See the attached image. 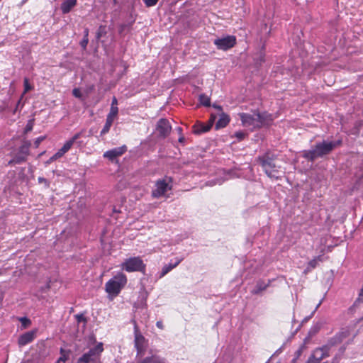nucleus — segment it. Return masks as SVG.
I'll return each mask as SVG.
<instances>
[{"label": "nucleus", "instance_id": "1", "mask_svg": "<svg viewBox=\"0 0 363 363\" xmlns=\"http://www.w3.org/2000/svg\"><path fill=\"white\" fill-rule=\"evenodd\" d=\"M340 144L341 140H323L322 142L317 143L312 149L304 150L303 152V157L308 160L313 161L317 158L323 157L325 155L330 154L335 147L340 145Z\"/></svg>", "mask_w": 363, "mask_h": 363}, {"label": "nucleus", "instance_id": "2", "mask_svg": "<svg viewBox=\"0 0 363 363\" xmlns=\"http://www.w3.org/2000/svg\"><path fill=\"white\" fill-rule=\"evenodd\" d=\"M126 284V276L122 272H118L106 283L105 291L108 295L115 297L120 294Z\"/></svg>", "mask_w": 363, "mask_h": 363}, {"label": "nucleus", "instance_id": "3", "mask_svg": "<svg viewBox=\"0 0 363 363\" xmlns=\"http://www.w3.org/2000/svg\"><path fill=\"white\" fill-rule=\"evenodd\" d=\"M257 160L269 177H278L277 173L279 172V167L277 165V164L274 162V160L269 156V154H265L259 157Z\"/></svg>", "mask_w": 363, "mask_h": 363}, {"label": "nucleus", "instance_id": "4", "mask_svg": "<svg viewBox=\"0 0 363 363\" xmlns=\"http://www.w3.org/2000/svg\"><path fill=\"white\" fill-rule=\"evenodd\" d=\"M121 268L128 272H145V264L140 257H130L125 259Z\"/></svg>", "mask_w": 363, "mask_h": 363}, {"label": "nucleus", "instance_id": "5", "mask_svg": "<svg viewBox=\"0 0 363 363\" xmlns=\"http://www.w3.org/2000/svg\"><path fill=\"white\" fill-rule=\"evenodd\" d=\"M242 125L250 130L260 128V123L258 122L259 113H253L252 114L242 113L240 114Z\"/></svg>", "mask_w": 363, "mask_h": 363}, {"label": "nucleus", "instance_id": "6", "mask_svg": "<svg viewBox=\"0 0 363 363\" xmlns=\"http://www.w3.org/2000/svg\"><path fill=\"white\" fill-rule=\"evenodd\" d=\"M135 347L137 350V357H143L145 354L146 349L147 348V340L145 337L139 333L135 328Z\"/></svg>", "mask_w": 363, "mask_h": 363}, {"label": "nucleus", "instance_id": "7", "mask_svg": "<svg viewBox=\"0 0 363 363\" xmlns=\"http://www.w3.org/2000/svg\"><path fill=\"white\" fill-rule=\"evenodd\" d=\"M329 347L327 345L315 349L310 357H308L306 363H320V362L329 356Z\"/></svg>", "mask_w": 363, "mask_h": 363}, {"label": "nucleus", "instance_id": "8", "mask_svg": "<svg viewBox=\"0 0 363 363\" xmlns=\"http://www.w3.org/2000/svg\"><path fill=\"white\" fill-rule=\"evenodd\" d=\"M214 44L218 49L227 50L236 44V38L234 35H226L218 38L214 40Z\"/></svg>", "mask_w": 363, "mask_h": 363}, {"label": "nucleus", "instance_id": "9", "mask_svg": "<svg viewBox=\"0 0 363 363\" xmlns=\"http://www.w3.org/2000/svg\"><path fill=\"white\" fill-rule=\"evenodd\" d=\"M104 350L103 344L99 343L95 347L90 349L86 353H84L79 358L82 363H90L99 355Z\"/></svg>", "mask_w": 363, "mask_h": 363}, {"label": "nucleus", "instance_id": "10", "mask_svg": "<svg viewBox=\"0 0 363 363\" xmlns=\"http://www.w3.org/2000/svg\"><path fill=\"white\" fill-rule=\"evenodd\" d=\"M170 189L171 186L166 179L159 180L155 184V188L152 190V195L154 198H160L165 196L167 191Z\"/></svg>", "mask_w": 363, "mask_h": 363}, {"label": "nucleus", "instance_id": "11", "mask_svg": "<svg viewBox=\"0 0 363 363\" xmlns=\"http://www.w3.org/2000/svg\"><path fill=\"white\" fill-rule=\"evenodd\" d=\"M156 129L159 134L164 138L169 134L172 127L167 119L162 118L157 122Z\"/></svg>", "mask_w": 363, "mask_h": 363}, {"label": "nucleus", "instance_id": "12", "mask_svg": "<svg viewBox=\"0 0 363 363\" xmlns=\"http://www.w3.org/2000/svg\"><path fill=\"white\" fill-rule=\"evenodd\" d=\"M126 151V147L125 145L113 148L104 152V157L108 158L110 160H113L115 158L122 155Z\"/></svg>", "mask_w": 363, "mask_h": 363}, {"label": "nucleus", "instance_id": "13", "mask_svg": "<svg viewBox=\"0 0 363 363\" xmlns=\"http://www.w3.org/2000/svg\"><path fill=\"white\" fill-rule=\"evenodd\" d=\"M118 113H116V110L114 108L110 109L109 113L107 115L106 123L101 131V135H104L107 133L114 121L115 117L117 116Z\"/></svg>", "mask_w": 363, "mask_h": 363}, {"label": "nucleus", "instance_id": "14", "mask_svg": "<svg viewBox=\"0 0 363 363\" xmlns=\"http://www.w3.org/2000/svg\"><path fill=\"white\" fill-rule=\"evenodd\" d=\"M215 120V117H212L209 121V124L208 125H203L202 123H199L195 125H194V132L196 134H200L202 133H206L212 127L213 123Z\"/></svg>", "mask_w": 363, "mask_h": 363}, {"label": "nucleus", "instance_id": "15", "mask_svg": "<svg viewBox=\"0 0 363 363\" xmlns=\"http://www.w3.org/2000/svg\"><path fill=\"white\" fill-rule=\"evenodd\" d=\"M35 337V333L34 331L27 332L22 335L18 339V344L20 345H26L30 342H31Z\"/></svg>", "mask_w": 363, "mask_h": 363}, {"label": "nucleus", "instance_id": "16", "mask_svg": "<svg viewBox=\"0 0 363 363\" xmlns=\"http://www.w3.org/2000/svg\"><path fill=\"white\" fill-rule=\"evenodd\" d=\"M273 120L274 118L272 114L266 112L262 113H259V119L257 121L261 123L260 127L269 125L272 123Z\"/></svg>", "mask_w": 363, "mask_h": 363}, {"label": "nucleus", "instance_id": "17", "mask_svg": "<svg viewBox=\"0 0 363 363\" xmlns=\"http://www.w3.org/2000/svg\"><path fill=\"white\" fill-rule=\"evenodd\" d=\"M76 5H77V0H65L61 4V10L63 13H67Z\"/></svg>", "mask_w": 363, "mask_h": 363}, {"label": "nucleus", "instance_id": "18", "mask_svg": "<svg viewBox=\"0 0 363 363\" xmlns=\"http://www.w3.org/2000/svg\"><path fill=\"white\" fill-rule=\"evenodd\" d=\"M80 135H81L80 133H77L71 139L66 141L65 143L64 144V145L61 148L62 152H64L65 153L68 152L71 149L72 146L75 143V141L79 138Z\"/></svg>", "mask_w": 363, "mask_h": 363}, {"label": "nucleus", "instance_id": "19", "mask_svg": "<svg viewBox=\"0 0 363 363\" xmlns=\"http://www.w3.org/2000/svg\"><path fill=\"white\" fill-rule=\"evenodd\" d=\"M323 258L321 255L317 256L314 257L313 259H311L307 265V267L306 269V272H310L313 269H315L319 264V262H323Z\"/></svg>", "mask_w": 363, "mask_h": 363}, {"label": "nucleus", "instance_id": "20", "mask_svg": "<svg viewBox=\"0 0 363 363\" xmlns=\"http://www.w3.org/2000/svg\"><path fill=\"white\" fill-rule=\"evenodd\" d=\"M229 121V116L227 114L223 113L222 114L220 115L219 120L216 124V128L217 129L224 128L228 124Z\"/></svg>", "mask_w": 363, "mask_h": 363}, {"label": "nucleus", "instance_id": "21", "mask_svg": "<svg viewBox=\"0 0 363 363\" xmlns=\"http://www.w3.org/2000/svg\"><path fill=\"white\" fill-rule=\"evenodd\" d=\"M182 261V259H177L174 264H169L164 266L162 269L161 274L160 277H163L165 276L169 272H170L172 269L176 267Z\"/></svg>", "mask_w": 363, "mask_h": 363}, {"label": "nucleus", "instance_id": "22", "mask_svg": "<svg viewBox=\"0 0 363 363\" xmlns=\"http://www.w3.org/2000/svg\"><path fill=\"white\" fill-rule=\"evenodd\" d=\"M268 286H269L268 284H265L264 282L259 281H258L257 283L256 287L253 290L252 293L253 294H258L260 291H262L263 290H265L267 288Z\"/></svg>", "mask_w": 363, "mask_h": 363}, {"label": "nucleus", "instance_id": "23", "mask_svg": "<svg viewBox=\"0 0 363 363\" xmlns=\"http://www.w3.org/2000/svg\"><path fill=\"white\" fill-rule=\"evenodd\" d=\"M199 101L202 105H203L205 106H210V98L205 94L200 95Z\"/></svg>", "mask_w": 363, "mask_h": 363}, {"label": "nucleus", "instance_id": "24", "mask_svg": "<svg viewBox=\"0 0 363 363\" xmlns=\"http://www.w3.org/2000/svg\"><path fill=\"white\" fill-rule=\"evenodd\" d=\"M30 143L25 144L20 147V153L24 156H27L29 154Z\"/></svg>", "mask_w": 363, "mask_h": 363}, {"label": "nucleus", "instance_id": "25", "mask_svg": "<svg viewBox=\"0 0 363 363\" xmlns=\"http://www.w3.org/2000/svg\"><path fill=\"white\" fill-rule=\"evenodd\" d=\"M26 159V157L20 153L18 155L16 156V157L11 162H13L16 164H20L24 162Z\"/></svg>", "mask_w": 363, "mask_h": 363}, {"label": "nucleus", "instance_id": "26", "mask_svg": "<svg viewBox=\"0 0 363 363\" xmlns=\"http://www.w3.org/2000/svg\"><path fill=\"white\" fill-rule=\"evenodd\" d=\"M23 84H24V91H23V95L33 89V86L29 84L28 78L24 79Z\"/></svg>", "mask_w": 363, "mask_h": 363}, {"label": "nucleus", "instance_id": "27", "mask_svg": "<svg viewBox=\"0 0 363 363\" xmlns=\"http://www.w3.org/2000/svg\"><path fill=\"white\" fill-rule=\"evenodd\" d=\"M33 125H34V120L33 119L29 120L26 124V126L25 128V132L28 133V132L31 131L33 128Z\"/></svg>", "mask_w": 363, "mask_h": 363}, {"label": "nucleus", "instance_id": "28", "mask_svg": "<svg viewBox=\"0 0 363 363\" xmlns=\"http://www.w3.org/2000/svg\"><path fill=\"white\" fill-rule=\"evenodd\" d=\"M143 1L146 6L151 7L155 6L157 4L158 0H143Z\"/></svg>", "mask_w": 363, "mask_h": 363}, {"label": "nucleus", "instance_id": "29", "mask_svg": "<svg viewBox=\"0 0 363 363\" xmlns=\"http://www.w3.org/2000/svg\"><path fill=\"white\" fill-rule=\"evenodd\" d=\"M235 136L240 141L245 137V133L242 131H238L235 133Z\"/></svg>", "mask_w": 363, "mask_h": 363}, {"label": "nucleus", "instance_id": "30", "mask_svg": "<svg viewBox=\"0 0 363 363\" xmlns=\"http://www.w3.org/2000/svg\"><path fill=\"white\" fill-rule=\"evenodd\" d=\"M72 94L76 98H82V92L79 89L75 88L72 90Z\"/></svg>", "mask_w": 363, "mask_h": 363}, {"label": "nucleus", "instance_id": "31", "mask_svg": "<svg viewBox=\"0 0 363 363\" xmlns=\"http://www.w3.org/2000/svg\"><path fill=\"white\" fill-rule=\"evenodd\" d=\"M75 317H76V319L78 323H80V322L86 323V319L83 314L76 315Z\"/></svg>", "mask_w": 363, "mask_h": 363}, {"label": "nucleus", "instance_id": "32", "mask_svg": "<svg viewBox=\"0 0 363 363\" xmlns=\"http://www.w3.org/2000/svg\"><path fill=\"white\" fill-rule=\"evenodd\" d=\"M45 136H40V137H38V138H36L34 142V145H35V147H38L39 146V145L40 144V143L45 140Z\"/></svg>", "mask_w": 363, "mask_h": 363}, {"label": "nucleus", "instance_id": "33", "mask_svg": "<svg viewBox=\"0 0 363 363\" xmlns=\"http://www.w3.org/2000/svg\"><path fill=\"white\" fill-rule=\"evenodd\" d=\"M89 43V39L84 38L83 40L80 42V45L83 48V50H85L86 48V46Z\"/></svg>", "mask_w": 363, "mask_h": 363}, {"label": "nucleus", "instance_id": "34", "mask_svg": "<svg viewBox=\"0 0 363 363\" xmlns=\"http://www.w3.org/2000/svg\"><path fill=\"white\" fill-rule=\"evenodd\" d=\"M115 108L116 113L118 112V107H117V99H116V97H113V99L112 100L111 108Z\"/></svg>", "mask_w": 363, "mask_h": 363}, {"label": "nucleus", "instance_id": "35", "mask_svg": "<svg viewBox=\"0 0 363 363\" xmlns=\"http://www.w3.org/2000/svg\"><path fill=\"white\" fill-rule=\"evenodd\" d=\"M348 335V332L347 331H345V332H342L341 333L339 334L338 336H337V337L338 338V341L340 342L342 341V340L345 337H346Z\"/></svg>", "mask_w": 363, "mask_h": 363}, {"label": "nucleus", "instance_id": "36", "mask_svg": "<svg viewBox=\"0 0 363 363\" xmlns=\"http://www.w3.org/2000/svg\"><path fill=\"white\" fill-rule=\"evenodd\" d=\"M65 154V153L64 152H62V150L60 149L55 155H53V156L57 160L62 157Z\"/></svg>", "mask_w": 363, "mask_h": 363}, {"label": "nucleus", "instance_id": "37", "mask_svg": "<svg viewBox=\"0 0 363 363\" xmlns=\"http://www.w3.org/2000/svg\"><path fill=\"white\" fill-rule=\"evenodd\" d=\"M223 180L218 179L216 182H211V185L221 184Z\"/></svg>", "mask_w": 363, "mask_h": 363}, {"label": "nucleus", "instance_id": "38", "mask_svg": "<svg viewBox=\"0 0 363 363\" xmlns=\"http://www.w3.org/2000/svg\"><path fill=\"white\" fill-rule=\"evenodd\" d=\"M57 159L55 157H54V156L52 155L46 162L45 164L48 165L49 164H50L51 162H52L53 161L56 160Z\"/></svg>", "mask_w": 363, "mask_h": 363}, {"label": "nucleus", "instance_id": "39", "mask_svg": "<svg viewBox=\"0 0 363 363\" xmlns=\"http://www.w3.org/2000/svg\"><path fill=\"white\" fill-rule=\"evenodd\" d=\"M156 325L160 328V329H163V324L161 321H157V323H156Z\"/></svg>", "mask_w": 363, "mask_h": 363}, {"label": "nucleus", "instance_id": "40", "mask_svg": "<svg viewBox=\"0 0 363 363\" xmlns=\"http://www.w3.org/2000/svg\"><path fill=\"white\" fill-rule=\"evenodd\" d=\"M38 182H39L40 183H43V182L46 183V182H47V180H46L45 178L39 177V178H38Z\"/></svg>", "mask_w": 363, "mask_h": 363}, {"label": "nucleus", "instance_id": "41", "mask_svg": "<svg viewBox=\"0 0 363 363\" xmlns=\"http://www.w3.org/2000/svg\"><path fill=\"white\" fill-rule=\"evenodd\" d=\"M88 35H89V30L87 28H86L84 30V38H88Z\"/></svg>", "mask_w": 363, "mask_h": 363}, {"label": "nucleus", "instance_id": "42", "mask_svg": "<svg viewBox=\"0 0 363 363\" xmlns=\"http://www.w3.org/2000/svg\"><path fill=\"white\" fill-rule=\"evenodd\" d=\"M213 107H215L216 108H217L218 110L220 111L221 110V106H216V105H213Z\"/></svg>", "mask_w": 363, "mask_h": 363}, {"label": "nucleus", "instance_id": "43", "mask_svg": "<svg viewBox=\"0 0 363 363\" xmlns=\"http://www.w3.org/2000/svg\"><path fill=\"white\" fill-rule=\"evenodd\" d=\"M114 5L117 4V0H112Z\"/></svg>", "mask_w": 363, "mask_h": 363}, {"label": "nucleus", "instance_id": "44", "mask_svg": "<svg viewBox=\"0 0 363 363\" xmlns=\"http://www.w3.org/2000/svg\"><path fill=\"white\" fill-rule=\"evenodd\" d=\"M27 0H23L22 4H24L26 2Z\"/></svg>", "mask_w": 363, "mask_h": 363}, {"label": "nucleus", "instance_id": "45", "mask_svg": "<svg viewBox=\"0 0 363 363\" xmlns=\"http://www.w3.org/2000/svg\"><path fill=\"white\" fill-rule=\"evenodd\" d=\"M60 360H63V362H65V359H63V358H60Z\"/></svg>", "mask_w": 363, "mask_h": 363}, {"label": "nucleus", "instance_id": "46", "mask_svg": "<svg viewBox=\"0 0 363 363\" xmlns=\"http://www.w3.org/2000/svg\"><path fill=\"white\" fill-rule=\"evenodd\" d=\"M60 360H63V362H65V359H63V358H60Z\"/></svg>", "mask_w": 363, "mask_h": 363}]
</instances>
